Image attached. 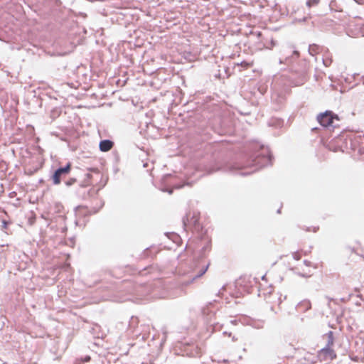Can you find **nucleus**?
<instances>
[{"mask_svg":"<svg viewBox=\"0 0 364 364\" xmlns=\"http://www.w3.org/2000/svg\"><path fill=\"white\" fill-rule=\"evenodd\" d=\"M92 171L95 172L97 175H100V171H98L97 168H93V169H92Z\"/></svg>","mask_w":364,"mask_h":364,"instance_id":"13","label":"nucleus"},{"mask_svg":"<svg viewBox=\"0 0 364 364\" xmlns=\"http://www.w3.org/2000/svg\"><path fill=\"white\" fill-rule=\"evenodd\" d=\"M92 176L90 173H86L85 175V178L82 181V186H87L92 184Z\"/></svg>","mask_w":364,"mask_h":364,"instance_id":"8","label":"nucleus"},{"mask_svg":"<svg viewBox=\"0 0 364 364\" xmlns=\"http://www.w3.org/2000/svg\"><path fill=\"white\" fill-rule=\"evenodd\" d=\"M306 255H307V252L306 251H303V250H298V251L292 252V257L296 261L300 260L303 256H306Z\"/></svg>","mask_w":364,"mask_h":364,"instance_id":"7","label":"nucleus"},{"mask_svg":"<svg viewBox=\"0 0 364 364\" xmlns=\"http://www.w3.org/2000/svg\"><path fill=\"white\" fill-rule=\"evenodd\" d=\"M274 291V288L272 286H269L267 289H264V284L260 283L259 287V295L262 294L263 296H266L267 294H271Z\"/></svg>","mask_w":364,"mask_h":364,"instance_id":"6","label":"nucleus"},{"mask_svg":"<svg viewBox=\"0 0 364 364\" xmlns=\"http://www.w3.org/2000/svg\"><path fill=\"white\" fill-rule=\"evenodd\" d=\"M26 131L28 133L29 138H33L34 136V128L32 126H27Z\"/></svg>","mask_w":364,"mask_h":364,"instance_id":"10","label":"nucleus"},{"mask_svg":"<svg viewBox=\"0 0 364 364\" xmlns=\"http://www.w3.org/2000/svg\"><path fill=\"white\" fill-rule=\"evenodd\" d=\"M71 164L69 162L63 168L57 169L52 176L53 182L55 185H58L61 182L62 177L68 175L71 171Z\"/></svg>","mask_w":364,"mask_h":364,"instance_id":"4","label":"nucleus"},{"mask_svg":"<svg viewBox=\"0 0 364 364\" xmlns=\"http://www.w3.org/2000/svg\"><path fill=\"white\" fill-rule=\"evenodd\" d=\"M76 182V179L75 178H70L69 181H68L66 182V185L68 186H71L73 185V183H75Z\"/></svg>","mask_w":364,"mask_h":364,"instance_id":"12","label":"nucleus"},{"mask_svg":"<svg viewBox=\"0 0 364 364\" xmlns=\"http://www.w3.org/2000/svg\"><path fill=\"white\" fill-rule=\"evenodd\" d=\"M304 263H305L307 266H311V262H309V261H306V260H305V261H304Z\"/></svg>","mask_w":364,"mask_h":364,"instance_id":"15","label":"nucleus"},{"mask_svg":"<svg viewBox=\"0 0 364 364\" xmlns=\"http://www.w3.org/2000/svg\"><path fill=\"white\" fill-rule=\"evenodd\" d=\"M113 144V142L110 140L101 141L100 143V149L104 152L108 151L112 148Z\"/></svg>","mask_w":364,"mask_h":364,"instance_id":"5","label":"nucleus"},{"mask_svg":"<svg viewBox=\"0 0 364 364\" xmlns=\"http://www.w3.org/2000/svg\"><path fill=\"white\" fill-rule=\"evenodd\" d=\"M320 0H308L306 2V5L308 7H311L317 5L319 3Z\"/></svg>","mask_w":364,"mask_h":364,"instance_id":"11","label":"nucleus"},{"mask_svg":"<svg viewBox=\"0 0 364 364\" xmlns=\"http://www.w3.org/2000/svg\"><path fill=\"white\" fill-rule=\"evenodd\" d=\"M200 213L197 211H189L186 217L183 218V223L186 228L191 230L192 231H198L200 229L199 223Z\"/></svg>","mask_w":364,"mask_h":364,"instance_id":"2","label":"nucleus"},{"mask_svg":"<svg viewBox=\"0 0 364 364\" xmlns=\"http://www.w3.org/2000/svg\"><path fill=\"white\" fill-rule=\"evenodd\" d=\"M208 267V265L206 266L205 269L202 272V273L200 274V276L203 275L206 272Z\"/></svg>","mask_w":364,"mask_h":364,"instance_id":"16","label":"nucleus"},{"mask_svg":"<svg viewBox=\"0 0 364 364\" xmlns=\"http://www.w3.org/2000/svg\"><path fill=\"white\" fill-rule=\"evenodd\" d=\"M85 362H88L90 360V356H86L84 360H83Z\"/></svg>","mask_w":364,"mask_h":364,"instance_id":"14","label":"nucleus"},{"mask_svg":"<svg viewBox=\"0 0 364 364\" xmlns=\"http://www.w3.org/2000/svg\"><path fill=\"white\" fill-rule=\"evenodd\" d=\"M327 336L328 343L326 347L322 348L318 352L317 358L320 362L330 363L337 357L335 350L332 348L334 343L333 332L329 331L327 333Z\"/></svg>","mask_w":364,"mask_h":364,"instance_id":"1","label":"nucleus"},{"mask_svg":"<svg viewBox=\"0 0 364 364\" xmlns=\"http://www.w3.org/2000/svg\"><path fill=\"white\" fill-rule=\"evenodd\" d=\"M254 65V62L242 61L240 63H236L235 66H241L243 69H248Z\"/></svg>","mask_w":364,"mask_h":364,"instance_id":"9","label":"nucleus"},{"mask_svg":"<svg viewBox=\"0 0 364 364\" xmlns=\"http://www.w3.org/2000/svg\"><path fill=\"white\" fill-rule=\"evenodd\" d=\"M6 223L5 221H4V227L6 228Z\"/></svg>","mask_w":364,"mask_h":364,"instance_id":"17","label":"nucleus"},{"mask_svg":"<svg viewBox=\"0 0 364 364\" xmlns=\"http://www.w3.org/2000/svg\"><path fill=\"white\" fill-rule=\"evenodd\" d=\"M339 119L338 116L334 114L332 111H326L317 116L318 122L324 127H333V121H338Z\"/></svg>","mask_w":364,"mask_h":364,"instance_id":"3","label":"nucleus"}]
</instances>
